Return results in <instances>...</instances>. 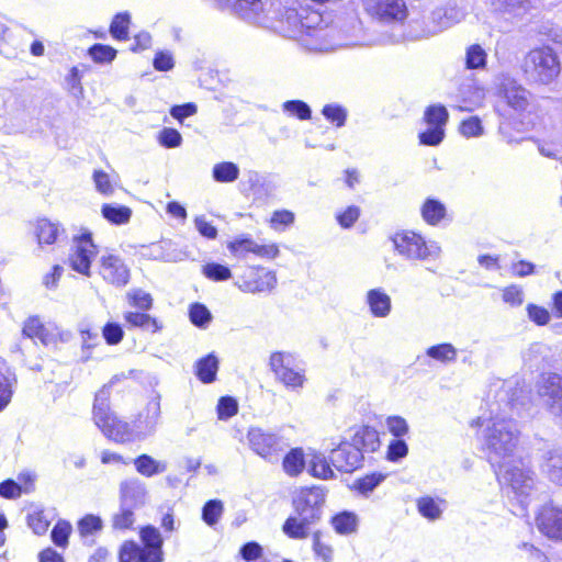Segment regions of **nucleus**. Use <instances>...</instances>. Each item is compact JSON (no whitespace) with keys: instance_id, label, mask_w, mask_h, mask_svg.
<instances>
[{"instance_id":"obj_56","label":"nucleus","mask_w":562,"mask_h":562,"mask_svg":"<svg viewBox=\"0 0 562 562\" xmlns=\"http://www.w3.org/2000/svg\"><path fill=\"white\" fill-rule=\"evenodd\" d=\"M529 319L537 326H546L551 319L549 311L544 306L530 303L526 307Z\"/></svg>"},{"instance_id":"obj_48","label":"nucleus","mask_w":562,"mask_h":562,"mask_svg":"<svg viewBox=\"0 0 562 562\" xmlns=\"http://www.w3.org/2000/svg\"><path fill=\"white\" fill-rule=\"evenodd\" d=\"M217 418L227 420L238 413L237 401L228 395L220 397L216 406Z\"/></svg>"},{"instance_id":"obj_31","label":"nucleus","mask_w":562,"mask_h":562,"mask_svg":"<svg viewBox=\"0 0 562 562\" xmlns=\"http://www.w3.org/2000/svg\"><path fill=\"white\" fill-rule=\"evenodd\" d=\"M329 462L323 454L314 453L308 462V473L319 480H330L335 476Z\"/></svg>"},{"instance_id":"obj_40","label":"nucleus","mask_w":562,"mask_h":562,"mask_svg":"<svg viewBox=\"0 0 562 562\" xmlns=\"http://www.w3.org/2000/svg\"><path fill=\"white\" fill-rule=\"evenodd\" d=\"M88 55L95 64H110L117 55V50L105 44L95 43L88 48Z\"/></svg>"},{"instance_id":"obj_44","label":"nucleus","mask_w":562,"mask_h":562,"mask_svg":"<svg viewBox=\"0 0 562 562\" xmlns=\"http://www.w3.org/2000/svg\"><path fill=\"white\" fill-rule=\"evenodd\" d=\"M418 513L429 519H438L441 515V509L438 503L431 496H422L416 501Z\"/></svg>"},{"instance_id":"obj_53","label":"nucleus","mask_w":562,"mask_h":562,"mask_svg":"<svg viewBox=\"0 0 562 562\" xmlns=\"http://www.w3.org/2000/svg\"><path fill=\"white\" fill-rule=\"evenodd\" d=\"M190 321L198 327H203L212 319V315L207 307L201 303H193L189 308Z\"/></svg>"},{"instance_id":"obj_10","label":"nucleus","mask_w":562,"mask_h":562,"mask_svg":"<svg viewBox=\"0 0 562 562\" xmlns=\"http://www.w3.org/2000/svg\"><path fill=\"white\" fill-rule=\"evenodd\" d=\"M285 19L290 30L297 37H319L326 26L322 13L310 8H301L300 11L289 9L286 10Z\"/></svg>"},{"instance_id":"obj_58","label":"nucleus","mask_w":562,"mask_h":562,"mask_svg":"<svg viewBox=\"0 0 562 562\" xmlns=\"http://www.w3.org/2000/svg\"><path fill=\"white\" fill-rule=\"evenodd\" d=\"M158 142L166 148H176L181 145V134L172 127H165L159 132Z\"/></svg>"},{"instance_id":"obj_16","label":"nucleus","mask_w":562,"mask_h":562,"mask_svg":"<svg viewBox=\"0 0 562 562\" xmlns=\"http://www.w3.org/2000/svg\"><path fill=\"white\" fill-rule=\"evenodd\" d=\"M227 249L234 258H246L254 255L261 259H274L280 250L277 244H257L250 235H239L227 241Z\"/></svg>"},{"instance_id":"obj_23","label":"nucleus","mask_w":562,"mask_h":562,"mask_svg":"<svg viewBox=\"0 0 562 562\" xmlns=\"http://www.w3.org/2000/svg\"><path fill=\"white\" fill-rule=\"evenodd\" d=\"M350 442L355 445L362 454L364 452H375L381 446L378 430L369 425L359 427L353 434Z\"/></svg>"},{"instance_id":"obj_62","label":"nucleus","mask_w":562,"mask_h":562,"mask_svg":"<svg viewBox=\"0 0 562 562\" xmlns=\"http://www.w3.org/2000/svg\"><path fill=\"white\" fill-rule=\"evenodd\" d=\"M22 495L21 486L13 479H7L0 482V497L5 499H16Z\"/></svg>"},{"instance_id":"obj_28","label":"nucleus","mask_w":562,"mask_h":562,"mask_svg":"<svg viewBox=\"0 0 562 562\" xmlns=\"http://www.w3.org/2000/svg\"><path fill=\"white\" fill-rule=\"evenodd\" d=\"M329 522L338 535L348 536L357 531L359 519L353 512L342 510L331 516Z\"/></svg>"},{"instance_id":"obj_22","label":"nucleus","mask_w":562,"mask_h":562,"mask_svg":"<svg viewBox=\"0 0 562 562\" xmlns=\"http://www.w3.org/2000/svg\"><path fill=\"white\" fill-rule=\"evenodd\" d=\"M276 283L274 274L262 267H250L240 277L238 286L241 291L257 293L269 291Z\"/></svg>"},{"instance_id":"obj_33","label":"nucleus","mask_w":562,"mask_h":562,"mask_svg":"<svg viewBox=\"0 0 562 562\" xmlns=\"http://www.w3.org/2000/svg\"><path fill=\"white\" fill-rule=\"evenodd\" d=\"M387 474L382 472L367 473L353 481L351 488L361 495H368L380 485Z\"/></svg>"},{"instance_id":"obj_41","label":"nucleus","mask_w":562,"mask_h":562,"mask_svg":"<svg viewBox=\"0 0 562 562\" xmlns=\"http://www.w3.org/2000/svg\"><path fill=\"white\" fill-rule=\"evenodd\" d=\"M103 528L102 519L93 514H87L77 521L78 533L81 538L100 532Z\"/></svg>"},{"instance_id":"obj_5","label":"nucleus","mask_w":562,"mask_h":562,"mask_svg":"<svg viewBox=\"0 0 562 562\" xmlns=\"http://www.w3.org/2000/svg\"><path fill=\"white\" fill-rule=\"evenodd\" d=\"M492 467L502 488L509 490L516 495H527L535 486V472L521 458L492 463Z\"/></svg>"},{"instance_id":"obj_20","label":"nucleus","mask_w":562,"mask_h":562,"mask_svg":"<svg viewBox=\"0 0 562 562\" xmlns=\"http://www.w3.org/2000/svg\"><path fill=\"white\" fill-rule=\"evenodd\" d=\"M31 229L36 244L41 248L57 244L66 232L59 221H54L47 216H38L32 221Z\"/></svg>"},{"instance_id":"obj_29","label":"nucleus","mask_w":562,"mask_h":562,"mask_svg":"<svg viewBox=\"0 0 562 562\" xmlns=\"http://www.w3.org/2000/svg\"><path fill=\"white\" fill-rule=\"evenodd\" d=\"M218 360L213 353L200 358L195 363V375L204 384L216 380Z\"/></svg>"},{"instance_id":"obj_46","label":"nucleus","mask_w":562,"mask_h":562,"mask_svg":"<svg viewBox=\"0 0 562 562\" xmlns=\"http://www.w3.org/2000/svg\"><path fill=\"white\" fill-rule=\"evenodd\" d=\"M223 510V503L220 499H210L202 508V519L209 526H214L220 520Z\"/></svg>"},{"instance_id":"obj_14","label":"nucleus","mask_w":562,"mask_h":562,"mask_svg":"<svg viewBox=\"0 0 562 562\" xmlns=\"http://www.w3.org/2000/svg\"><path fill=\"white\" fill-rule=\"evenodd\" d=\"M448 120L449 113L445 105H428L423 115V121L428 127L418 134L419 144L438 146L445 138V128Z\"/></svg>"},{"instance_id":"obj_32","label":"nucleus","mask_w":562,"mask_h":562,"mask_svg":"<svg viewBox=\"0 0 562 562\" xmlns=\"http://www.w3.org/2000/svg\"><path fill=\"white\" fill-rule=\"evenodd\" d=\"M131 15L127 12L116 13L110 23V34L119 42L130 40Z\"/></svg>"},{"instance_id":"obj_18","label":"nucleus","mask_w":562,"mask_h":562,"mask_svg":"<svg viewBox=\"0 0 562 562\" xmlns=\"http://www.w3.org/2000/svg\"><path fill=\"white\" fill-rule=\"evenodd\" d=\"M99 274L108 284L124 286L130 281V269L115 254H105L99 260Z\"/></svg>"},{"instance_id":"obj_19","label":"nucleus","mask_w":562,"mask_h":562,"mask_svg":"<svg viewBox=\"0 0 562 562\" xmlns=\"http://www.w3.org/2000/svg\"><path fill=\"white\" fill-rule=\"evenodd\" d=\"M538 393L547 398L548 411L562 424V375H543L538 384Z\"/></svg>"},{"instance_id":"obj_52","label":"nucleus","mask_w":562,"mask_h":562,"mask_svg":"<svg viewBox=\"0 0 562 562\" xmlns=\"http://www.w3.org/2000/svg\"><path fill=\"white\" fill-rule=\"evenodd\" d=\"M312 540L313 551L316 554V557L322 559L324 562H330L333 560L334 549L329 543L324 542L322 540L321 531L317 530L313 532Z\"/></svg>"},{"instance_id":"obj_6","label":"nucleus","mask_w":562,"mask_h":562,"mask_svg":"<svg viewBox=\"0 0 562 562\" xmlns=\"http://www.w3.org/2000/svg\"><path fill=\"white\" fill-rule=\"evenodd\" d=\"M126 300L130 306L143 311H128L124 313L123 317L128 328H140L151 334L159 333L162 329L161 322L146 313L154 305V299L150 293L142 289H133L127 292Z\"/></svg>"},{"instance_id":"obj_47","label":"nucleus","mask_w":562,"mask_h":562,"mask_svg":"<svg viewBox=\"0 0 562 562\" xmlns=\"http://www.w3.org/2000/svg\"><path fill=\"white\" fill-rule=\"evenodd\" d=\"M283 111L291 116H295L301 121L311 119V109L308 104L302 100H289L282 104Z\"/></svg>"},{"instance_id":"obj_2","label":"nucleus","mask_w":562,"mask_h":562,"mask_svg":"<svg viewBox=\"0 0 562 562\" xmlns=\"http://www.w3.org/2000/svg\"><path fill=\"white\" fill-rule=\"evenodd\" d=\"M139 542L124 540L117 548V562H164L165 540L157 527L144 525L138 529Z\"/></svg>"},{"instance_id":"obj_59","label":"nucleus","mask_w":562,"mask_h":562,"mask_svg":"<svg viewBox=\"0 0 562 562\" xmlns=\"http://www.w3.org/2000/svg\"><path fill=\"white\" fill-rule=\"evenodd\" d=\"M80 337L82 340L81 348H82L83 357H85V360L87 361V360L91 359L92 349L95 348L97 346H99V337H98L97 333L92 331L89 328L81 329Z\"/></svg>"},{"instance_id":"obj_21","label":"nucleus","mask_w":562,"mask_h":562,"mask_svg":"<svg viewBox=\"0 0 562 562\" xmlns=\"http://www.w3.org/2000/svg\"><path fill=\"white\" fill-rule=\"evenodd\" d=\"M330 462L341 473H351L363 462V454L350 441H342L331 451Z\"/></svg>"},{"instance_id":"obj_12","label":"nucleus","mask_w":562,"mask_h":562,"mask_svg":"<svg viewBox=\"0 0 562 562\" xmlns=\"http://www.w3.org/2000/svg\"><path fill=\"white\" fill-rule=\"evenodd\" d=\"M517 445L518 432L504 420L494 423L487 428L485 447L491 454V463H494L493 457H505L512 454Z\"/></svg>"},{"instance_id":"obj_35","label":"nucleus","mask_w":562,"mask_h":562,"mask_svg":"<svg viewBox=\"0 0 562 562\" xmlns=\"http://www.w3.org/2000/svg\"><path fill=\"white\" fill-rule=\"evenodd\" d=\"M5 360L0 356V412L3 411L12 400L14 378L5 374Z\"/></svg>"},{"instance_id":"obj_15","label":"nucleus","mask_w":562,"mask_h":562,"mask_svg":"<svg viewBox=\"0 0 562 562\" xmlns=\"http://www.w3.org/2000/svg\"><path fill=\"white\" fill-rule=\"evenodd\" d=\"M72 241L74 248L68 258L69 266L74 271L90 277L91 265L98 254L91 232L82 229L79 235L74 236Z\"/></svg>"},{"instance_id":"obj_17","label":"nucleus","mask_w":562,"mask_h":562,"mask_svg":"<svg viewBox=\"0 0 562 562\" xmlns=\"http://www.w3.org/2000/svg\"><path fill=\"white\" fill-rule=\"evenodd\" d=\"M535 521L542 536L553 541H562V506L552 502L541 505Z\"/></svg>"},{"instance_id":"obj_36","label":"nucleus","mask_w":562,"mask_h":562,"mask_svg":"<svg viewBox=\"0 0 562 562\" xmlns=\"http://www.w3.org/2000/svg\"><path fill=\"white\" fill-rule=\"evenodd\" d=\"M22 334L25 337L31 339H38L42 342H46L49 337V333L46 326L38 316H31L24 322Z\"/></svg>"},{"instance_id":"obj_42","label":"nucleus","mask_w":562,"mask_h":562,"mask_svg":"<svg viewBox=\"0 0 562 562\" xmlns=\"http://www.w3.org/2000/svg\"><path fill=\"white\" fill-rule=\"evenodd\" d=\"M202 274L214 282L226 281L232 278V271L227 266L217 262H207L202 266Z\"/></svg>"},{"instance_id":"obj_61","label":"nucleus","mask_w":562,"mask_h":562,"mask_svg":"<svg viewBox=\"0 0 562 562\" xmlns=\"http://www.w3.org/2000/svg\"><path fill=\"white\" fill-rule=\"evenodd\" d=\"M295 215L292 211L289 210H277L272 213L270 217V225L274 228L278 227H288L294 223Z\"/></svg>"},{"instance_id":"obj_38","label":"nucleus","mask_w":562,"mask_h":562,"mask_svg":"<svg viewBox=\"0 0 562 562\" xmlns=\"http://www.w3.org/2000/svg\"><path fill=\"white\" fill-rule=\"evenodd\" d=\"M26 525L36 536H44L48 531L50 519L45 509H35L27 514Z\"/></svg>"},{"instance_id":"obj_27","label":"nucleus","mask_w":562,"mask_h":562,"mask_svg":"<svg viewBox=\"0 0 562 562\" xmlns=\"http://www.w3.org/2000/svg\"><path fill=\"white\" fill-rule=\"evenodd\" d=\"M423 220L430 226L438 225L447 215L446 205L435 198H427L420 206Z\"/></svg>"},{"instance_id":"obj_64","label":"nucleus","mask_w":562,"mask_h":562,"mask_svg":"<svg viewBox=\"0 0 562 562\" xmlns=\"http://www.w3.org/2000/svg\"><path fill=\"white\" fill-rule=\"evenodd\" d=\"M548 470L549 480L557 486H562V458H551Z\"/></svg>"},{"instance_id":"obj_51","label":"nucleus","mask_w":562,"mask_h":562,"mask_svg":"<svg viewBox=\"0 0 562 562\" xmlns=\"http://www.w3.org/2000/svg\"><path fill=\"white\" fill-rule=\"evenodd\" d=\"M459 132L467 138L479 137L483 134L482 122L479 116H470L459 124Z\"/></svg>"},{"instance_id":"obj_11","label":"nucleus","mask_w":562,"mask_h":562,"mask_svg":"<svg viewBox=\"0 0 562 562\" xmlns=\"http://www.w3.org/2000/svg\"><path fill=\"white\" fill-rule=\"evenodd\" d=\"M145 493L144 487L136 480H127L120 485L121 506L111 517V527L115 531L132 530L135 524V514L126 503Z\"/></svg>"},{"instance_id":"obj_39","label":"nucleus","mask_w":562,"mask_h":562,"mask_svg":"<svg viewBox=\"0 0 562 562\" xmlns=\"http://www.w3.org/2000/svg\"><path fill=\"white\" fill-rule=\"evenodd\" d=\"M212 175L215 181L227 183L235 181L239 176V169L236 164L222 161L213 167Z\"/></svg>"},{"instance_id":"obj_8","label":"nucleus","mask_w":562,"mask_h":562,"mask_svg":"<svg viewBox=\"0 0 562 562\" xmlns=\"http://www.w3.org/2000/svg\"><path fill=\"white\" fill-rule=\"evenodd\" d=\"M249 448L268 462L274 463L281 459L286 443L276 432L260 427H251L247 431Z\"/></svg>"},{"instance_id":"obj_54","label":"nucleus","mask_w":562,"mask_h":562,"mask_svg":"<svg viewBox=\"0 0 562 562\" xmlns=\"http://www.w3.org/2000/svg\"><path fill=\"white\" fill-rule=\"evenodd\" d=\"M361 210L357 205H349L336 214V221L342 228L352 227L359 220Z\"/></svg>"},{"instance_id":"obj_30","label":"nucleus","mask_w":562,"mask_h":562,"mask_svg":"<svg viewBox=\"0 0 562 562\" xmlns=\"http://www.w3.org/2000/svg\"><path fill=\"white\" fill-rule=\"evenodd\" d=\"M367 301L372 315L385 317L391 311L390 296L380 289H372L367 294Z\"/></svg>"},{"instance_id":"obj_4","label":"nucleus","mask_w":562,"mask_h":562,"mask_svg":"<svg viewBox=\"0 0 562 562\" xmlns=\"http://www.w3.org/2000/svg\"><path fill=\"white\" fill-rule=\"evenodd\" d=\"M520 69L530 83L549 86L559 79L562 65L553 47L540 45L530 48L525 54Z\"/></svg>"},{"instance_id":"obj_24","label":"nucleus","mask_w":562,"mask_h":562,"mask_svg":"<svg viewBox=\"0 0 562 562\" xmlns=\"http://www.w3.org/2000/svg\"><path fill=\"white\" fill-rule=\"evenodd\" d=\"M498 95L517 112H524L528 108V91L519 85H503Z\"/></svg>"},{"instance_id":"obj_55","label":"nucleus","mask_w":562,"mask_h":562,"mask_svg":"<svg viewBox=\"0 0 562 562\" xmlns=\"http://www.w3.org/2000/svg\"><path fill=\"white\" fill-rule=\"evenodd\" d=\"M102 336L110 346L119 345L124 338L122 326L114 322H108L102 327Z\"/></svg>"},{"instance_id":"obj_57","label":"nucleus","mask_w":562,"mask_h":562,"mask_svg":"<svg viewBox=\"0 0 562 562\" xmlns=\"http://www.w3.org/2000/svg\"><path fill=\"white\" fill-rule=\"evenodd\" d=\"M387 430L395 438H402L408 434L409 427L405 418L398 415L389 416L385 420Z\"/></svg>"},{"instance_id":"obj_1","label":"nucleus","mask_w":562,"mask_h":562,"mask_svg":"<svg viewBox=\"0 0 562 562\" xmlns=\"http://www.w3.org/2000/svg\"><path fill=\"white\" fill-rule=\"evenodd\" d=\"M326 493L321 486H303L292 501L295 515L289 516L282 531L290 539H306L310 528L322 518Z\"/></svg>"},{"instance_id":"obj_43","label":"nucleus","mask_w":562,"mask_h":562,"mask_svg":"<svg viewBox=\"0 0 562 562\" xmlns=\"http://www.w3.org/2000/svg\"><path fill=\"white\" fill-rule=\"evenodd\" d=\"M426 353L440 362L454 361L457 358V349L449 342L431 346L426 350Z\"/></svg>"},{"instance_id":"obj_13","label":"nucleus","mask_w":562,"mask_h":562,"mask_svg":"<svg viewBox=\"0 0 562 562\" xmlns=\"http://www.w3.org/2000/svg\"><path fill=\"white\" fill-rule=\"evenodd\" d=\"M364 12L373 20L386 24H402L408 16L404 0H361Z\"/></svg>"},{"instance_id":"obj_7","label":"nucleus","mask_w":562,"mask_h":562,"mask_svg":"<svg viewBox=\"0 0 562 562\" xmlns=\"http://www.w3.org/2000/svg\"><path fill=\"white\" fill-rule=\"evenodd\" d=\"M269 368L276 380L285 389H301L306 381L304 369L299 367L295 357L291 352L280 350L271 352Z\"/></svg>"},{"instance_id":"obj_63","label":"nucleus","mask_w":562,"mask_h":562,"mask_svg":"<svg viewBox=\"0 0 562 562\" xmlns=\"http://www.w3.org/2000/svg\"><path fill=\"white\" fill-rule=\"evenodd\" d=\"M503 301L510 306H519L522 304L524 294L518 285L512 284L503 289Z\"/></svg>"},{"instance_id":"obj_37","label":"nucleus","mask_w":562,"mask_h":562,"mask_svg":"<svg viewBox=\"0 0 562 562\" xmlns=\"http://www.w3.org/2000/svg\"><path fill=\"white\" fill-rule=\"evenodd\" d=\"M71 533V524L66 519H58L50 531L52 542L58 548L66 549L69 546Z\"/></svg>"},{"instance_id":"obj_60","label":"nucleus","mask_w":562,"mask_h":562,"mask_svg":"<svg viewBox=\"0 0 562 562\" xmlns=\"http://www.w3.org/2000/svg\"><path fill=\"white\" fill-rule=\"evenodd\" d=\"M408 453V447L404 440L397 438L392 440L386 450V458L390 461H398L400 459L406 457Z\"/></svg>"},{"instance_id":"obj_26","label":"nucleus","mask_w":562,"mask_h":562,"mask_svg":"<svg viewBox=\"0 0 562 562\" xmlns=\"http://www.w3.org/2000/svg\"><path fill=\"white\" fill-rule=\"evenodd\" d=\"M306 465L305 452L303 448L295 447L291 448L283 457H282V468L283 471L292 477L299 476L303 473Z\"/></svg>"},{"instance_id":"obj_50","label":"nucleus","mask_w":562,"mask_h":562,"mask_svg":"<svg viewBox=\"0 0 562 562\" xmlns=\"http://www.w3.org/2000/svg\"><path fill=\"white\" fill-rule=\"evenodd\" d=\"M135 468L138 473L146 477H150L159 472H161V469L150 456L148 454H140L138 456L134 461Z\"/></svg>"},{"instance_id":"obj_34","label":"nucleus","mask_w":562,"mask_h":562,"mask_svg":"<svg viewBox=\"0 0 562 562\" xmlns=\"http://www.w3.org/2000/svg\"><path fill=\"white\" fill-rule=\"evenodd\" d=\"M102 216L111 224L122 225L130 221L132 210L125 205L105 203L101 207Z\"/></svg>"},{"instance_id":"obj_49","label":"nucleus","mask_w":562,"mask_h":562,"mask_svg":"<svg viewBox=\"0 0 562 562\" xmlns=\"http://www.w3.org/2000/svg\"><path fill=\"white\" fill-rule=\"evenodd\" d=\"M486 64V53L479 45L473 44L467 49L465 56V65L469 69H477L485 67Z\"/></svg>"},{"instance_id":"obj_25","label":"nucleus","mask_w":562,"mask_h":562,"mask_svg":"<svg viewBox=\"0 0 562 562\" xmlns=\"http://www.w3.org/2000/svg\"><path fill=\"white\" fill-rule=\"evenodd\" d=\"M494 13L519 15L532 8V0H486Z\"/></svg>"},{"instance_id":"obj_45","label":"nucleus","mask_w":562,"mask_h":562,"mask_svg":"<svg viewBox=\"0 0 562 562\" xmlns=\"http://www.w3.org/2000/svg\"><path fill=\"white\" fill-rule=\"evenodd\" d=\"M322 114L329 123L336 127L344 126L347 120L346 109L335 103L324 105L322 109Z\"/></svg>"},{"instance_id":"obj_3","label":"nucleus","mask_w":562,"mask_h":562,"mask_svg":"<svg viewBox=\"0 0 562 562\" xmlns=\"http://www.w3.org/2000/svg\"><path fill=\"white\" fill-rule=\"evenodd\" d=\"M125 379V375L116 374L103 384L94 395L92 405V419L101 432L115 442H124L130 435V426L126 422L120 419L110 409L111 387L119 381Z\"/></svg>"},{"instance_id":"obj_9","label":"nucleus","mask_w":562,"mask_h":562,"mask_svg":"<svg viewBox=\"0 0 562 562\" xmlns=\"http://www.w3.org/2000/svg\"><path fill=\"white\" fill-rule=\"evenodd\" d=\"M391 241L395 252L408 260H426L431 255L425 236L413 229L396 231Z\"/></svg>"}]
</instances>
